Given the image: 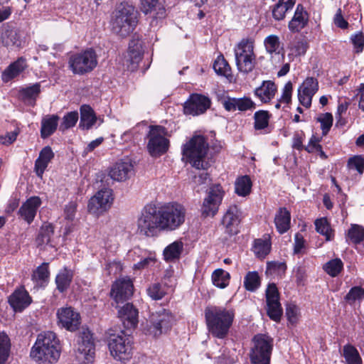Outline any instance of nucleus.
I'll use <instances>...</instances> for the list:
<instances>
[{
  "instance_id": "nucleus-1",
  "label": "nucleus",
  "mask_w": 364,
  "mask_h": 364,
  "mask_svg": "<svg viewBox=\"0 0 364 364\" xmlns=\"http://www.w3.org/2000/svg\"><path fill=\"white\" fill-rule=\"evenodd\" d=\"M60 355V341L52 331L39 334L30 353L31 358L39 364L55 363Z\"/></svg>"
},
{
  "instance_id": "nucleus-2",
  "label": "nucleus",
  "mask_w": 364,
  "mask_h": 364,
  "mask_svg": "<svg viewBox=\"0 0 364 364\" xmlns=\"http://www.w3.org/2000/svg\"><path fill=\"white\" fill-rule=\"evenodd\" d=\"M205 318L209 332L218 338L228 333L235 318L232 309L220 306H208L205 309Z\"/></svg>"
},
{
  "instance_id": "nucleus-3",
  "label": "nucleus",
  "mask_w": 364,
  "mask_h": 364,
  "mask_svg": "<svg viewBox=\"0 0 364 364\" xmlns=\"http://www.w3.org/2000/svg\"><path fill=\"white\" fill-rule=\"evenodd\" d=\"M137 24V11L133 5L122 2L112 22V31L122 37L129 35Z\"/></svg>"
},
{
  "instance_id": "nucleus-4",
  "label": "nucleus",
  "mask_w": 364,
  "mask_h": 364,
  "mask_svg": "<svg viewBox=\"0 0 364 364\" xmlns=\"http://www.w3.org/2000/svg\"><path fill=\"white\" fill-rule=\"evenodd\" d=\"M208 149V144L204 136H193L183 148V155L187 161L197 169L206 170L208 163L205 157Z\"/></svg>"
},
{
  "instance_id": "nucleus-5",
  "label": "nucleus",
  "mask_w": 364,
  "mask_h": 364,
  "mask_svg": "<svg viewBox=\"0 0 364 364\" xmlns=\"http://www.w3.org/2000/svg\"><path fill=\"white\" fill-rule=\"evenodd\" d=\"M161 230H174L185 221L186 209L177 203H169L159 208Z\"/></svg>"
},
{
  "instance_id": "nucleus-6",
  "label": "nucleus",
  "mask_w": 364,
  "mask_h": 364,
  "mask_svg": "<svg viewBox=\"0 0 364 364\" xmlns=\"http://www.w3.org/2000/svg\"><path fill=\"white\" fill-rule=\"evenodd\" d=\"M235 63L238 70L243 73L252 72L256 64L254 52V41L251 38L242 39L234 49Z\"/></svg>"
},
{
  "instance_id": "nucleus-7",
  "label": "nucleus",
  "mask_w": 364,
  "mask_h": 364,
  "mask_svg": "<svg viewBox=\"0 0 364 364\" xmlns=\"http://www.w3.org/2000/svg\"><path fill=\"white\" fill-rule=\"evenodd\" d=\"M161 224L159 208L155 204H147L138 218L137 231L140 235L152 237L161 230Z\"/></svg>"
},
{
  "instance_id": "nucleus-8",
  "label": "nucleus",
  "mask_w": 364,
  "mask_h": 364,
  "mask_svg": "<svg viewBox=\"0 0 364 364\" xmlns=\"http://www.w3.org/2000/svg\"><path fill=\"white\" fill-rule=\"evenodd\" d=\"M76 358L81 364H93L95 361V341L92 333L87 328L82 327L78 333Z\"/></svg>"
},
{
  "instance_id": "nucleus-9",
  "label": "nucleus",
  "mask_w": 364,
  "mask_h": 364,
  "mask_svg": "<svg viewBox=\"0 0 364 364\" xmlns=\"http://www.w3.org/2000/svg\"><path fill=\"white\" fill-rule=\"evenodd\" d=\"M250 358L252 364H270L273 338L266 334H257L252 338Z\"/></svg>"
},
{
  "instance_id": "nucleus-10",
  "label": "nucleus",
  "mask_w": 364,
  "mask_h": 364,
  "mask_svg": "<svg viewBox=\"0 0 364 364\" xmlns=\"http://www.w3.org/2000/svg\"><path fill=\"white\" fill-rule=\"evenodd\" d=\"M68 65L74 74L84 75L92 71L97 66V54L92 48L75 53L70 57Z\"/></svg>"
},
{
  "instance_id": "nucleus-11",
  "label": "nucleus",
  "mask_w": 364,
  "mask_h": 364,
  "mask_svg": "<svg viewBox=\"0 0 364 364\" xmlns=\"http://www.w3.org/2000/svg\"><path fill=\"white\" fill-rule=\"evenodd\" d=\"M167 130L160 125H151L147 135V150L151 156H159L165 154L169 147V140L166 137Z\"/></svg>"
},
{
  "instance_id": "nucleus-12",
  "label": "nucleus",
  "mask_w": 364,
  "mask_h": 364,
  "mask_svg": "<svg viewBox=\"0 0 364 364\" xmlns=\"http://www.w3.org/2000/svg\"><path fill=\"white\" fill-rule=\"evenodd\" d=\"M132 338L124 331L119 334H111L108 346L111 355L118 360H127L132 353Z\"/></svg>"
},
{
  "instance_id": "nucleus-13",
  "label": "nucleus",
  "mask_w": 364,
  "mask_h": 364,
  "mask_svg": "<svg viewBox=\"0 0 364 364\" xmlns=\"http://www.w3.org/2000/svg\"><path fill=\"white\" fill-rule=\"evenodd\" d=\"M113 202L112 191L110 188H103L99 191L88 203V211L94 215H100L107 211Z\"/></svg>"
},
{
  "instance_id": "nucleus-14",
  "label": "nucleus",
  "mask_w": 364,
  "mask_h": 364,
  "mask_svg": "<svg viewBox=\"0 0 364 364\" xmlns=\"http://www.w3.org/2000/svg\"><path fill=\"white\" fill-rule=\"evenodd\" d=\"M151 324L148 329V333L154 337H157L172 326L173 316L169 311L163 309L151 315Z\"/></svg>"
},
{
  "instance_id": "nucleus-15",
  "label": "nucleus",
  "mask_w": 364,
  "mask_h": 364,
  "mask_svg": "<svg viewBox=\"0 0 364 364\" xmlns=\"http://www.w3.org/2000/svg\"><path fill=\"white\" fill-rule=\"evenodd\" d=\"M211 101L208 97L201 94L194 93L189 96L183 104L185 114L197 116L202 114L210 108Z\"/></svg>"
},
{
  "instance_id": "nucleus-16",
  "label": "nucleus",
  "mask_w": 364,
  "mask_h": 364,
  "mask_svg": "<svg viewBox=\"0 0 364 364\" xmlns=\"http://www.w3.org/2000/svg\"><path fill=\"white\" fill-rule=\"evenodd\" d=\"M223 191L220 185H215L210 188L208 196L204 199L201 212L205 217L214 216L221 203Z\"/></svg>"
},
{
  "instance_id": "nucleus-17",
  "label": "nucleus",
  "mask_w": 364,
  "mask_h": 364,
  "mask_svg": "<svg viewBox=\"0 0 364 364\" xmlns=\"http://www.w3.org/2000/svg\"><path fill=\"white\" fill-rule=\"evenodd\" d=\"M266 301L267 315L272 320L279 322L282 315V308L279 302V291L274 284H270L267 287Z\"/></svg>"
},
{
  "instance_id": "nucleus-18",
  "label": "nucleus",
  "mask_w": 364,
  "mask_h": 364,
  "mask_svg": "<svg viewBox=\"0 0 364 364\" xmlns=\"http://www.w3.org/2000/svg\"><path fill=\"white\" fill-rule=\"evenodd\" d=\"M109 175L114 181H124L134 175V164L129 158L122 159L110 168Z\"/></svg>"
},
{
  "instance_id": "nucleus-19",
  "label": "nucleus",
  "mask_w": 364,
  "mask_h": 364,
  "mask_svg": "<svg viewBox=\"0 0 364 364\" xmlns=\"http://www.w3.org/2000/svg\"><path fill=\"white\" fill-rule=\"evenodd\" d=\"M133 289L129 278H122L112 284L110 295L117 304L123 303L132 296Z\"/></svg>"
},
{
  "instance_id": "nucleus-20",
  "label": "nucleus",
  "mask_w": 364,
  "mask_h": 364,
  "mask_svg": "<svg viewBox=\"0 0 364 364\" xmlns=\"http://www.w3.org/2000/svg\"><path fill=\"white\" fill-rule=\"evenodd\" d=\"M318 90V80L312 77H306L298 88V99L300 104L306 108L310 107L312 98Z\"/></svg>"
},
{
  "instance_id": "nucleus-21",
  "label": "nucleus",
  "mask_w": 364,
  "mask_h": 364,
  "mask_svg": "<svg viewBox=\"0 0 364 364\" xmlns=\"http://www.w3.org/2000/svg\"><path fill=\"white\" fill-rule=\"evenodd\" d=\"M59 324L68 331H74L80 324V315L72 307H62L58 310Z\"/></svg>"
},
{
  "instance_id": "nucleus-22",
  "label": "nucleus",
  "mask_w": 364,
  "mask_h": 364,
  "mask_svg": "<svg viewBox=\"0 0 364 364\" xmlns=\"http://www.w3.org/2000/svg\"><path fill=\"white\" fill-rule=\"evenodd\" d=\"M42 204V200L38 196L28 198L20 207L18 215L20 218L31 224L35 219L37 211Z\"/></svg>"
},
{
  "instance_id": "nucleus-23",
  "label": "nucleus",
  "mask_w": 364,
  "mask_h": 364,
  "mask_svg": "<svg viewBox=\"0 0 364 364\" xmlns=\"http://www.w3.org/2000/svg\"><path fill=\"white\" fill-rule=\"evenodd\" d=\"M54 226L51 223H44L39 229L36 239L38 247L43 249L46 246L55 247L58 237L55 235Z\"/></svg>"
},
{
  "instance_id": "nucleus-24",
  "label": "nucleus",
  "mask_w": 364,
  "mask_h": 364,
  "mask_svg": "<svg viewBox=\"0 0 364 364\" xmlns=\"http://www.w3.org/2000/svg\"><path fill=\"white\" fill-rule=\"evenodd\" d=\"M241 212L237 205H231L227 210L223 218V225L225 232L230 235H236L238 232V225L240 223Z\"/></svg>"
},
{
  "instance_id": "nucleus-25",
  "label": "nucleus",
  "mask_w": 364,
  "mask_h": 364,
  "mask_svg": "<svg viewBox=\"0 0 364 364\" xmlns=\"http://www.w3.org/2000/svg\"><path fill=\"white\" fill-rule=\"evenodd\" d=\"M142 41L139 38H132L129 43L128 58L127 59L128 69L135 70L142 59Z\"/></svg>"
},
{
  "instance_id": "nucleus-26",
  "label": "nucleus",
  "mask_w": 364,
  "mask_h": 364,
  "mask_svg": "<svg viewBox=\"0 0 364 364\" xmlns=\"http://www.w3.org/2000/svg\"><path fill=\"white\" fill-rule=\"evenodd\" d=\"M309 16L301 4L296 6L294 16L289 22L288 28L294 33L300 32L309 23Z\"/></svg>"
},
{
  "instance_id": "nucleus-27",
  "label": "nucleus",
  "mask_w": 364,
  "mask_h": 364,
  "mask_svg": "<svg viewBox=\"0 0 364 364\" xmlns=\"http://www.w3.org/2000/svg\"><path fill=\"white\" fill-rule=\"evenodd\" d=\"M31 301V297L23 287L16 289L9 298V303L15 311H23Z\"/></svg>"
},
{
  "instance_id": "nucleus-28",
  "label": "nucleus",
  "mask_w": 364,
  "mask_h": 364,
  "mask_svg": "<svg viewBox=\"0 0 364 364\" xmlns=\"http://www.w3.org/2000/svg\"><path fill=\"white\" fill-rule=\"evenodd\" d=\"M28 68L26 59L23 57L18 58L11 63L1 73V80L4 82H9L18 77Z\"/></svg>"
},
{
  "instance_id": "nucleus-29",
  "label": "nucleus",
  "mask_w": 364,
  "mask_h": 364,
  "mask_svg": "<svg viewBox=\"0 0 364 364\" xmlns=\"http://www.w3.org/2000/svg\"><path fill=\"white\" fill-rule=\"evenodd\" d=\"M138 314V310L130 303H127L118 311L119 317L127 328H134L136 326Z\"/></svg>"
},
{
  "instance_id": "nucleus-30",
  "label": "nucleus",
  "mask_w": 364,
  "mask_h": 364,
  "mask_svg": "<svg viewBox=\"0 0 364 364\" xmlns=\"http://www.w3.org/2000/svg\"><path fill=\"white\" fill-rule=\"evenodd\" d=\"M277 91V87L273 81L264 80L255 90L254 93L262 102L267 103L274 97Z\"/></svg>"
},
{
  "instance_id": "nucleus-31",
  "label": "nucleus",
  "mask_w": 364,
  "mask_h": 364,
  "mask_svg": "<svg viewBox=\"0 0 364 364\" xmlns=\"http://www.w3.org/2000/svg\"><path fill=\"white\" fill-rule=\"evenodd\" d=\"M141 11L145 14H151L154 18H163L166 16L165 8L159 0H141Z\"/></svg>"
},
{
  "instance_id": "nucleus-32",
  "label": "nucleus",
  "mask_w": 364,
  "mask_h": 364,
  "mask_svg": "<svg viewBox=\"0 0 364 364\" xmlns=\"http://www.w3.org/2000/svg\"><path fill=\"white\" fill-rule=\"evenodd\" d=\"M290 212L286 208H279L274 217V224L279 233L287 232L290 228Z\"/></svg>"
},
{
  "instance_id": "nucleus-33",
  "label": "nucleus",
  "mask_w": 364,
  "mask_h": 364,
  "mask_svg": "<svg viewBox=\"0 0 364 364\" xmlns=\"http://www.w3.org/2000/svg\"><path fill=\"white\" fill-rule=\"evenodd\" d=\"M184 249L183 242L176 240L165 247L163 252L164 259L166 262H174L180 259Z\"/></svg>"
},
{
  "instance_id": "nucleus-34",
  "label": "nucleus",
  "mask_w": 364,
  "mask_h": 364,
  "mask_svg": "<svg viewBox=\"0 0 364 364\" xmlns=\"http://www.w3.org/2000/svg\"><path fill=\"white\" fill-rule=\"evenodd\" d=\"M41 92V85L36 82L32 85L21 88L19 95L21 100L27 105L33 106Z\"/></svg>"
},
{
  "instance_id": "nucleus-35",
  "label": "nucleus",
  "mask_w": 364,
  "mask_h": 364,
  "mask_svg": "<svg viewBox=\"0 0 364 364\" xmlns=\"http://www.w3.org/2000/svg\"><path fill=\"white\" fill-rule=\"evenodd\" d=\"M80 115V127L83 129H90L97 121L94 110L89 105L81 107Z\"/></svg>"
},
{
  "instance_id": "nucleus-36",
  "label": "nucleus",
  "mask_w": 364,
  "mask_h": 364,
  "mask_svg": "<svg viewBox=\"0 0 364 364\" xmlns=\"http://www.w3.org/2000/svg\"><path fill=\"white\" fill-rule=\"evenodd\" d=\"M1 41L9 48H19L22 43L18 31L14 28L5 29L1 34Z\"/></svg>"
},
{
  "instance_id": "nucleus-37",
  "label": "nucleus",
  "mask_w": 364,
  "mask_h": 364,
  "mask_svg": "<svg viewBox=\"0 0 364 364\" xmlns=\"http://www.w3.org/2000/svg\"><path fill=\"white\" fill-rule=\"evenodd\" d=\"M172 291V287L166 283H153L146 289L147 294L153 300H160Z\"/></svg>"
},
{
  "instance_id": "nucleus-38",
  "label": "nucleus",
  "mask_w": 364,
  "mask_h": 364,
  "mask_svg": "<svg viewBox=\"0 0 364 364\" xmlns=\"http://www.w3.org/2000/svg\"><path fill=\"white\" fill-rule=\"evenodd\" d=\"M59 117L50 115L44 117L41 121V136L46 139L53 134L57 129Z\"/></svg>"
},
{
  "instance_id": "nucleus-39",
  "label": "nucleus",
  "mask_w": 364,
  "mask_h": 364,
  "mask_svg": "<svg viewBox=\"0 0 364 364\" xmlns=\"http://www.w3.org/2000/svg\"><path fill=\"white\" fill-rule=\"evenodd\" d=\"M294 0H279L272 9V16L276 21L284 18L286 13L294 5Z\"/></svg>"
},
{
  "instance_id": "nucleus-40",
  "label": "nucleus",
  "mask_w": 364,
  "mask_h": 364,
  "mask_svg": "<svg viewBox=\"0 0 364 364\" xmlns=\"http://www.w3.org/2000/svg\"><path fill=\"white\" fill-rule=\"evenodd\" d=\"M49 276L48 263L43 262L33 272L31 279L37 286L42 287L48 282Z\"/></svg>"
},
{
  "instance_id": "nucleus-41",
  "label": "nucleus",
  "mask_w": 364,
  "mask_h": 364,
  "mask_svg": "<svg viewBox=\"0 0 364 364\" xmlns=\"http://www.w3.org/2000/svg\"><path fill=\"white\" fill-rule=\"evenodd\" d=\"M73 272L66 268L62 269L55 277L57 289L59 291L63 292L68 289L73 279Z\"/></svg>"
},
{
  "instance_id": "nucleus-42",
  "label": "nucleus",
  "mask_w": 364,
  "mask_h": 364,
  "mask_svg": "<svg viewBox=\"0 0 364 364\" xmlns=\"http://www.w3.org/2000/svg\"><path fill=\"white\" fill-rule=\"evenodd\" d=\"M264 45L267 53L270 55L273 54H280L283 51L279 38L277 35H269L264 40Z\"/></svg>"
},
{
  "instance_id": "nucleus-43",
  "label": "nucleus",
  "mask_w": 364,
  "mask_h": 364,
  "mask_svg": "<svg viewBox=\"0 0 364 364\" xmlns=\"http://www.w3.org/2000/svg\"><path fill=\"white\" fill-rule=\"evenodd\" d=\"M343 356L347 364H362V358L356 348L351 344H346L343 348Z\"/></svg>"
},
{
  "instance_id": "nucleus-44",
  "label": "nucleus",
  "mask_w": 364,
  "mask_h": 364,
  "mask_svg": "<svg viewBox=\"0 0 364 364\" xmlns=\"http://www.w3.org/2000/svg\"><path fill=\"white\" fill-rule=\"evenodd\" d=\"M252 181L248 176L239 177L235 184V193L240 196L245 197L251 192Z\"/></svg>"
},
{
  "instance_id": "nucleus-45",
  "label": "nucleus",
  "mask_w": 364,
  "mask_h": 364,
  "mask_svg": "<svg viewBox=\"0 0 364 364\" xmlns=\"http://www.w3.org/2000/svg\"><path fill=\"white\" fill-rule=\"evenodd\" d=\"M324 271L331 277H337L343 269V263L339 258L329 260L323 265Z\"/></svg>"
},
{
  "instance_id": "nucleus-46",
  "label": "nucleus",
  "mask_w": 364,
  "mask_h": 364,
  "mask_svg": "<svg viewBox=\"0 0 364 364\" xmlns=\"http://www.w3.org/2000/svg\"><path fill=\"white\" fill-rule=\"evenodd\" d=\"M230 274L222 269L215 270L212 274V281L215 286L223 289L229 284Z\"/></svg>"
},
{
  "instance_id": "nucleus-47",
  "label": "nucleus",
  "mask_w": 364,
  "mask_h": 364,
  "mask_svg": "<svg viewBox=\"0 0 364 364\" xmlns=\"http://www.w3.org/2000/svg\"><path fill=\"white\" fill-rule=\"evenodd\" d=\"M270 114L268 111L259 110L254 114V127L256 130H262L269 125Z\"/></svg>"
},
{
  "instance_id": "nucleus-48",
  "label": "nucleus",
  "mask_w": 364,
  "mask_h": 364,
  "mask_svg": "<svg viewBox=\"0 0 364 364\" xmlns=\"http://www.w3.org/2000/svg\"><path fill=\"white\" fill-rule=\"evenodd\" d=\"M364 239V228L359 225H352L348 231L347 240L353 244H359Z\"/></svg>"
},
{
  "instance_id": "nucleus-49",
  "label": "nucleus",
  "mask_w": 364,
  "mask_h": 364,
  "mask_svg": "<svg viewBox=\"0 0 364 364\" xmlns=\"http://www.w3.org/2000/svg\"><path fill=\"white\" fill-rule=\"evenodd\" d=\"M213 69L220 75L228 76L230 75L231 68L223 55L218 56L213 64Z\"/></svg>"
},
{
  "instance_id": "nucleus-50",
  "label": "nucleus",
  "mask_w": 364,
  "mask_h": 364,
  "mask_svg": "<svg viewBox=\"0 0 364 364\" xmlns=\"http://www.w3.org/2000/svg\"><path fill=\"white\" fill-rule=\"evenodd\" d=\"M244 285L247 290L255 291L260 285V278L257 272H249L244 279Z\"/></svg>"
},
{
  "instance_id": "nucleus-51",
  "label": "nucleus",
  "mask_w": 364,
  "mask_h": 364,
  "mask_svg": "<svg viewBox=\"0 0 364 364\" xmlns=\"http://www.w3.org/2000/svg\"><path fill=\"white\" fill-rule=\"evenodd\" d=\"M316 230L326 237V240H331L333 237L332 230L328 220L325 218L317 219L315 221Z\"/></svg>"
},
{
  "instance_id": "nucleus-52",
  "label": "nucleus",
  "mask_w": 364,
  "mask_h": 364,
  "mask_svg": "<svg viewBox=\"0 0 364 364\" xmlns=\"http://www.w3.org/2000/svg\"><path fill=\"white\" fill-rule=\"evenodd\" d=\"M10 339L4 333H0V364L4 363L8 358L10 351Z\"/></svg>"
},
{
  "instance_id": "nucleus-53",
  "label": "nucleus",
  "mask_w": 364,
  "mask_h": 364,
  "mask_svg": "<svg viewBox=\"0 0 364 364\" xmlns=\"http://www.w3.org/2000/svg\"><path fill=\"white\" fill-rule=\"evenodd\" d=\"M271 245L269 241L257 239L255 241L253 247L255 255L260 258H264L270 252Z\"/></svg>"
},
{
  "instance_id": "nucleus-54",
  "label": "nucleus",
  "mask_w": 364,
  "mask_h": 364,
  "mask_svg": "<svg viewBox=\"0 0 364 364\" xmlns=\"http://www.w3.org/2000/svg\"><path fill=\"white\" fill-rule=\"evenodd\" d=\"M349 171L355 170L361 176L364 172V157L361 155H356L350 157L347 164Z\"/></svg>"
},
{
  "instance_id": "nucleus-55",
  "label": "nucleus",
  "mask_w": 364,
  "mask_h": 364,
  "mask_svg": "<svg viewBox=\"0 0 364 364\" xmlns=\"http://www.w3.org/2000/svg\"><path fill=\"white\" fill-rule=\"evenodd\" d=\"M316 120L321 124L323 136H326L333 124V118L332 114L329 112L321 114L318 116Z\"/></svg>"
},
{
  "instance_id": "nucleus-56",
  "label": "nucleus",
  "mask_w": 364,
  "mask_h": 364,
  "mask_svg": "<svg viewBox=\"0 0 364 364\" xmlns=\"http://www.w3.org/2000/svg\"><path fill=\"white\" fill-rule=\"evenodd\" d=\"M290 55L300 56L306 53L308 48V43L301 40L292 41L289 45Z\"/></svg>"
},
{
  "instance_id": "nucleus-57",
  "label": "nucleus",
  "mask_w": 364,
  "mask_h": 364,
  "mask_svg": "<svg viewBox=\"0 0 364 364\" xmlns=\"http://www.w3.org/2000/svg\"><path fill=\"white\" fill-rule=\"evenodd\" d=\"M344 299L350 304H353L356 300L364 299V288L361 287H352Z\"/></svg>"
},
{
  "instance_id": "nucleus-58",
  "label": "nucleus",
  "mask_w": 364,
  "mask_h": 364,
  "mask_svg": "<svg viewBox=\"0 0 364 364\" xmlns=\"http://www.w3.org/2000/svg\"><path fill=\"white\" fill-rule=\"evenodd\" d=\"M78 120V113L77 112H70L65 115L63 122L60 125V129L65 131L75 125Z\"/></svg>"
},
{
  "instance_id": "nucleus-59",
  "label": "nucleus",
  "mask_w": 364,
  "mask_h": 364,
  "mask_svg": "<svg viewBox=\"0 0 364 364\" xmlns=\"http://www.w3.org/2000/svg\"><path fill=\"white\" fill-rule=\"evenodd\" d=\"M255 103L249 97L236 98V110L247 111L255 108Z\"/></svg>"
},
{
  "instance_id": "nucleus-60",
  "label": "nucleus",
  "mask_w": 364,
  "mask_h": 364,
  "mask_svg": "<svg viewBox=\"0 0 364 364\" xmlns=\"http://www.w3.org/2000/svg\"><path fill=\"white\" fill-rule=\"evenodd\" d=\"M292 91V83L289 81L284 85L283 87L282 94L279 98V102L285 104L290 103L291 101Z\"/></svg>"
},
{
  "instance_id": "nucleus-61",
  "label": "nucleus",
  "mask_w": 364,
  "mask_h": 364,
  "mask_svg": "<svg viewBox=\"0 0 364 364\" xmlns=\"http://www.w3.org/2000/svg\"><path fill=\"white\" fill-rule=\"evenodd\" d=\"M299 309L294 304H288L286 309V316L289 321L295 323L298 321Z\"/></svg>"
},
{
  "instance_id": "nucleus-62",
  "label": "nucleus",
  "mask_w": 364,
  "mask_h": 364,
  "mask_svg": "<svg viewBox=\"0 0 364 364\" xmlns=\"http://www.w3.org/2000/svg\"><path fill=\"white\" fill-rule=\"evenodd\" d=\"M351 41L354 46L356 53H360L364 48V34L363 32H358L352 36Z\"/></svg>"
},
{
  "instance_id": "nucleus-63",
  "label": "nucleus",
  "mask_w": 364,
  "mask_h": 364,
  "mask_svg": "<svg viewBox=\"0 0 364 364\" xmlns=\"http://www.w3.org/2000/svg\"><path fill=\"white\" fill-rule=\"evenodd\" d=\"M155 262H156L155 257L151 256V255L145 257L141 259L139 262L134 264L133 266V269L141 270V269H145V268L149 267L150 265L154 264Z\"/></svg>"
},
{
  "instance_id": "nucleus-64",
  "label": "nucleus",
  "mask_w": 364,
  "mask_h": 364,
  "mask_svg": "<svg viewBox=\"0 0 364 364\" xmlns=\"http://www.w3.org/2000/svg\"><path fill=\"white\" fill-rule=\"evenodd\" d=\"M287 266L284 262H270L267 263V272H277L278 274L283 273L285 272Z\"/></svg>"
}]
</instances>
